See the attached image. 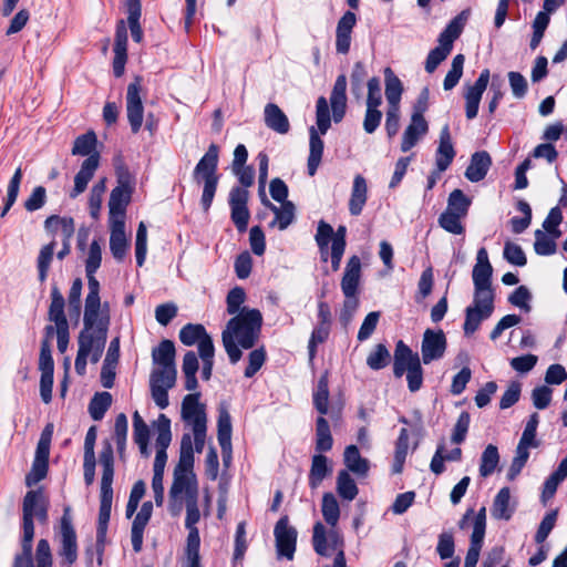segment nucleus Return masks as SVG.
Returning a JSON list of instances; mask_svg holds the SVG:
<instances>
[{
	"instance_id": "62",
	"label": "nucleus",
	"mask_w": 567,
	"mask_h": 567,
	"mask_svg": "<svg viewBox=\"0 0 567 567\" xmlns=\"http://www.w3.org/2000/svg\"><path fill=\"white\" fill-rule=\"evenodd\" d=\"M462 218V216L444 210L439 217V225L447 233L462 235L465 231Z\"/></svg>"
},
{
	"instance_id": "18",
	"label": "nucleus",
	"mask_w": 567,
	"mask_h": 567,
	"mask_svg": "<svg viewBox=\"0 0 567 567\" xmlns=\"http://www.w3.org/2000/svg\"><path fill=\"white\" fill-rule=\"evenodd\" d=\"M491 73L488 69H484L475 83L468 86L465 91V114L467 120H473L477 116L480 102L482 100L483 93L485 92L488 82H489Z\"/></svg>"
},
{
	"instance_id": "54",
	"label": "nucleus",
	"mask_w": 567,
	"mask_h": 567,
	"mask_svg": "<svg viewBox=\"0 0 567 567\" xmlns=\"http://www.w3.org/2000/svg\"><path fill=\"white\" fill-rule=\"evenodd\" d=\"M337 492L346 501H353L358 495V486L347 471H341L337 477Z\"/></svg>"
},
{
	"instance_id": "57",
	"label": "nucleus",
	"mask_w": 567,
	"mask_h": 567,
	"mask_svg": "<svg viewBox=\"0 0 567 567\" xmlns=\"http://www.w3.org/2000/svg\"><path fill=\"white\" fill-rule=\"evenodd\" d=\"M96 146V135L90 131L85 134L78 136L72 147L73 155L90 156L93 155V151Z\"/></svg>"
},
{
	"instance_id": "47",
	"label": "nucleus",
	"mask_w": 567,
	"mask_h": 567,
	"mask_svg": "<svg viewBox=\"0 0 567 567\" xmlns=\"http://www.w3.org/2000/svg\"><path fill=\"white\" fill-rule=\"evenodd\" d=\"M44 227L48 231H56L60 228L64 241H70L75 229L73 218L56 215L49 216L44 221Z\"/></svg>"
},
{
	"instance_id": "13",
	"label": "nucleus",
	"mask_w": 567,
	"mask_h": 567,
	"mask_svg": "<svg viewBox=\"0 0 567 567\" xmlns=\"http://www.w3.org/2000/svg\"><path fill=\"white\" fill-rule=\"evenodd\" d=\"M142 79L136 76L127 86L126 115L133 133L140 132L144 120V106L141 97Z\"/></svg>"
},
{
	"instance_id": "50",
	"label": "nucleus",
	"mask_w": 567,
	"mask_h": 567,
	"mask_svg": "<svg viewBox=\"0 0 567 567\" xmlns=\"http://www.w3.org/2000/svg\"><path fill=\"white\" fill-rule=\"evenodd\" d=\"M112 404V395L109 392L95 393L89 404V413L94 421H100Z\"/></svg>"
},
{
	"instance_id": "5",
	"label": "nucleus",
	"mask_w": 567,
	"mask_h": 567,
	"mask_svg": "<svg viewBox=\"0 0 567 567\" xmlns=\"http://www.w3.org/2000/svg\"><path fill=\"white\" fill-rule=\"evenodd\" d=\"M194 453L193 441L189 433H185L181 441L179 461L174 470V480L169 489L171 511L178 514L182 509L181 501L184 495L186 501L198 498V485L193 472Z\"/></svg>"
},
{
	"instance_id": "16",
	"label": "nucleus",
	"mask_w": 567,
	"mask_h": 567,
	"mask_svg": "<svg viewBox=\"0 0 567 567\" xmlns=\"http://www.w3.org/2000/svg\"><path fill=\"white\" fill-rule=\"evenodd\" d=\"M181 414L192 430L207 426L205 405L199 402V393H190L183 399Z\"/></svg>"
},
{
	"instance_id": "29",
	"label": "nucleus",
	"mask_w": 567,
	"mask_h": 567,
	"mask_svg": "<svg viewBox=\"0 0 567 567\" xmlns=\"http://www.w3.org/2000/svg\"><path fill=\"white\" fill-rule=\"evenodd\" d=\"M493 267L488 260L486 248L478 249L472 278L474 286H492Z\"/></svg>"
},
{
	"instance_id": "30",
	"label": "nucleus",
	"mask_w": 567,
	"mask_h": 567,
	"mask_svg": "<svg viewBox=\"0 0 567 567\" xmlns=\"http://www.w3.org/2000/svg\"><path fill=\"white\" fill-rule=\"evenodd\" d=\"M414 362L420 363L419 354L413 353L403 341H399L394 351V375L401 378L405 372L410 371Z\"/></svg>"
},
{
	"instance_id": "17",
	"label": "nucleus",
	"mask_w": 567,
	"mask_h": 567,
	"mask_svg": "<svg viewBox=\"0 0 567 567\" xmlns=\"http://www.w3.org/2000/svg\"><path fill=\"white\" fill-rule=\"evenodd\" d=\"M248 196V190L241 187H234L229 194L231 220L240 233L247 229L250 217L249 210L247 208Z\"/></svg>"
},
{
	"instance_id": "37",
	"label": "nucleus",
	"mask_w": 567,
	"mask_h": 567,
	"mask_svg": "<svg viewBox=\"0 0 567 567\" xmlns=\"http://www.w3.org/2000/svg\"><path fill=\"white\" fill-rule=\"evenodd\" d=\"M179 340L185 346H193L198 343V352H200V347L204 341L213 342L209 334L206 332L205 328L202 324H193L187 323L179 331Z\"/></svg>"
},
{
	"instance_id": "60",
	"label": "nucleus",
	"mask_w": 567,
	"mask_h": 567,
	"mask_svg": "<svg viewBox=\"0 0 567 567\" xmlns=\"http://www.w3.org/2000/svg\"><path fill=\"white\" fill-rule=\"evenodd\" d=\"M465 58L463 54H457L453 58L451 69L445 75L443 87L445 91H450L454 89L460 79L463 75V66H464Z\"/></svg>"
},
{
	"instance_id": "52",
	"label": "nucleus",
	"mask_w": 567,
	"mask_h": 567,
	"mask_svg": "<svg viewBox=\"0 0 567 567\" xmlns=\"http://www.w3.org/2000/svg\"><path fill=\"white\" fill-rule=\"evenodd\" d=\"M499 463L498 450L495 445L489 444L485 447L481 456L480 475L487 477L496 470Z\"/></svg>"
},
{
	"instance_id": "51",
	"label": "nucleus",
	"mask_w": 567,
	"mask_h": 567,
	"mask_svg": "<svg viewBox=\"0 0 567 567\" xmlns=\"http://www.w3.org/2000/svg\"><path fill=\"white\" fill-rule=\"evenodd\" d=\"M177 378L176 365L155 367L150 377V383L174 388Z\"/></svg>"
},
{
	"instance_id": "12",
	"label": "nucleus",
	"mask_w": 567,
	"mask_h": 567,
	"mask_svg": "<svg viewBox=\"0 0 567 567\" xmlns=\"http://www.w3.org/2000/svg\"><path fill=\"white\" fill-rule=\"evenodd\" d=\"M59 556L62 558V565L66 564L68 567H71L78 559L76 534L72 525L70 508H65L61 517Z\"/></svg>"
},
{
	"instance_id": "45",
	"label": "nucleus",
	"mask_w": 567,
	"mask_h": 567,
	"mask_svg": "<svg viewBox=\"0 0 567 567\" xmlns=\"http://www.w3.org/2000/svg\"><path fill=\"white\" fill-rule=\"evenodd\" d=\"M333 234V228L331 225L326 223L324 220H320L318 223L317 233L315 236V240L320 251V257L323 262H327L330 258L331 248H329V241Z\"/></svg>"
},
{
	"instance_id": "21",
	"label": "nucleus",
	"mask_w": 567,
	"mask_h": 567,
	"mask_svg": "<svg viewBox=\"0 0 567 567\" xmlns=\"http://www.w3.org/2000/svg\"><path fill=\"white\" fill-rule=\"evenodd\" d=\"M127 30L124 21H120L115 33L113 72L116 78L124 74L127 61Z\"/></svg>"
},
{
	"instance_id": "32",
	"label": "nucleus",
	"mask_w": 567,
	"mask_h": 567,
	"mask_svg": "<svg viewBox=\"0 0 567 567\" xmlns=\"http://www.w3.org/2000/svg\"><path fill=\"white\" fill-rule=\"evenodd\" d=\"M385 99L388 107H400L403 93L402 81L394 74L391 68L384 69Z\"/></svg>"
},
{
	"instance_id": "35",
	"label": "nucleus",
	"mask_w": 567,
	"mask_h": 567,
	"mask_svg": "<svg viewBox=\"0 0 567 567\" xmlns=\"http://www.w3.org/2000/svg\"><path fill=\"white\" fill-rule=\"evenodd\" d=\"M217 439L224 455L231 452V419L226 410H221L217 422Z\"/></svg>"
},
{
	"instance_id": "19",
	"label": "nucleus",
	"mask_w": 567,
	"mask_h": 567,
	"mask_svg": "<svg viewBox=\"0 0 567 567\" xmlns=\"http://www.w3.org/2000/svg\"><path fill=\"white\" fill-rule=\"evenodd\" d=\"M357 23V16L347 11L338 21L336 29V51L347 54L350 51L351 34Z\"/></svg>"
},
{
	"instance_id": "4",
	"label": "nucleus",
	"mask_w": 567,
	"mask_h": 567,
	"mask_svg": "<svg viewBox=\"0 0 567 567\" xmlns=\"http://www.w3.org/2000/svg\"><path fill=\"white\" fill-rule=\"evenodd\" d=\"M49 502L41 489L29 491L22 503V528L21 553L14 557L12 567H32V543L34 537V523L48 522Z\"/></svg>"
},
{
	"instance_id": "55",
	"label": "nucleus",
	"mask_w": 567,
	"mask_h": 567,
	"mask_svg": "<svg viewBox=\"0 0 567 567\" xmlns=\"http://www.w3.org/2000/svg\"><path fill=\"white\" fill-rule=\"evenodd\" d=\"M313 405L316 410L323 416L329 409V388L327 377H321L318 381L317 389L313 392Z\"/></svg>"
},
{
	"instance_id": "11",
	"label": "nucleus",
	"mask_w": 567,
	"mask_h": 567,
	"mask_svg": "<svg viewBox=\"0 0 567 567\" xmlns=\"http://www.w3.org/2000/svg\"><path fill=\"white\" fill-rule=\"evenodd\" d=\"M312 545L315 551L320 556L329 555V546L332 549H338L333 560V567H347L346 556L342 549L343 539L337 529L331 527L330 532H327L324 525L317 522L313 525Z\"/></svg>"
},
{
	"instance_id": "24",
	"label": "nucleus",
	"mask_w": 567,
	"mask_h": 567,
	"mask_svg": "<svg viewBox=\"0 0 567 567\" xmlns=\"http://www.w3.org/2000/svg\"><path fill=\"white\" fill-rule=\"evenodd\" d=\"M429 131V125L424 116L411 115V122L406 126L401 142V151L409 152L416 145L419 140Z\"/></svg>"
},
{
	"instance_id": "63",
	"label": "nucleus",
	"mask_w": 567,
	"mask_h": 567,
	"mask_svg": "<svg viewBox=\"0 0 567 567\" xmlns=\"http://www.w3.org/2000/svg\"><path fill=\"white\" fill-rule=\"evenodd\" d=\"M127 437V417L124 413H120L115 419L114 424V439L117 452L123 457Z\"/></svg>"
},
{
	"instance_id": "49",
	"label": "nucleus",
	"mask_w": 567,
	"mask_h": 567,
	"mask_svg": "<svg viewBox=\"0 0 567 567\" xmlns=\"http://www.w3.org/2000/svg\"><path fill=\"white\" fill-rule=\"evenodd\" d=\"M322 516L326 523L334 528L340 518V507L336 496L332 493H324L321 505Z\"/></svg>"
},
{
	"instance_id": "3",
	"label": "nucleus",
	"mask_w": 567,
	"mask_h": 567,
	"mask_svg": "<svg viewBox=\"0 0 567 567\" xmlns=\"http://www.w3.org/2000/svg\"><path fill=\"white\" fill-rule=\"evenodd\" d=\"M99 462L102 466L100 511L96 528V554L97 563L102 564V556L106 545L107 525L111 517L113 502V477H114V452L109 440L102 442V450L99 455Z\"/></svg>"
},
{
	"instance_id": "36",
	"label": "nucleus",
	"mask_w": 567,
	"mask_h": 567,
	"mask_svg": "<svg viewBox=\"0 0 567 567\" xmlns=\"http://www.w3.org/2000/svg\"><path fill=\"white\" fill-rule=\"evenodd\" d=\"M462 458V450L460 447L453 449L445 454L444 443H440L431 460L430 468L435 475H441L445 471L444 462H457Z\"/></svg>"
},
{
	"instance_id": "1",
	"label": "nucleus",
	"mask_w": 567,
	"mask_h": 567,
	"mask_svg": "<svg viewBox=\"0 0 567 567\" xmlns=\"http://www.w3.org/2000/svg\"><path fill=\"white\" fill-rule=\"evenodd\" d=\"M101 247L92 241L85 262L87 295L84 300L83 329L78 338V353L74 368L79 375L86 372L87 358L92 363L99 362L105 348L107 331L111 323L109 303L101 302V286L95 272L101 266Z\"/></svg>"
},
{
	"instance_id": "27",
	"label": "nucleus",
	"mask_w": 567,
	"mask_h": 567,
	"mask_svg": "<svg viewBox=\"0 0 567 567\" xmlns=\"http://www.w3.org/2000/svg\"><path fill=\"white\" fill-rule=\"evenodd\" d=\"M455 151L452 144L449 125H445L440 133V143L435 153V164L440 172H445L453 158Z\"/></svg>"
},
{
	"instance_id": "53",
	"label": "nucleus",
	"mask_w": 567,
	"mask_h": 567,
	"mask_svg": "<svg viewBox=\"0 0 567 567\" xmlns=\"http://www.w3.org/2000/svg\"><path fill=\"white\" fill-rule=\"evenodd\" d=\"M471 206V199L461 189L451 192L445 210L465 217Z\"/></svg>"
},
{
	"instance_id": "44",
	"label": "nucleus",
	"mask_w": 567,
	"mask_h": 567,
	"mask_svg": "<svg viewBox=\"0 0 567 567\" xmlns=\"http://www.w3.org/2000/svg\"><path fill=\"white\" fill-rule=\"evenodd\" d=\"M472 307L485 310V315L494 311V291L492 286H474Z\"/></svg>"
},
{
	"instance_id": "28",
	"label": "nucleus",
	"mask_w": 567,
	"mask_h": 567,
	"mask_svg": "<svg viewBox=\"0 0 567 567\" xmlns=\"http://www.w3.org/2000/svg\"><path fill=\"white\" fill-rule=\"evenodd\" d=\"M491 165L492 158L486 151L475 152L471 156L465 177L472 183H477L485 178Z\"/></svg>"
},
{
	"instance_id": "26",
	"label": "nucleus",
	"mask_w": 567,
	"mask_h": 567,
	"mask_svg": "<svg viewBox=\"0 0 567 567\" xmlns=\"http://www.w3.org/2000/svg\"><path fill=\"white\" fill-rule=\"evenodd\" d=\"M133 192L113 188L109 199V221H125L126 208L131 202Z\"/></svg>"
},
{
	"instance_id": "38",
	"label": "nucleus",
	"mask_w": 567,
	"mask_h": 567,
	"mask_svg": "<svg viewBox=\"0 0 567 567\" xmlns=\"http://www.w3.org/2000/svg\"><path fill=\"white\" fill-rule=\"evenodd\" d=\"M331 473V468L328 466V458L322 454H316L312 456L311 467L309 472V486L316 489L320 486L327 475Z\"/></svg>"
},
{
	"instance_id": "15",
	"label": "nucleus",
	"mask_w": 567,
	"mask_h": 567,
	"mask_svg": "<svg viewBox=\"0 0 567 567\" xmlns=\"http://www.w3.org/2000/svg\"><path fill=\"white\" fill-rule=\"evenodd\" d=\"M277 551L288 559L293 558L297 543V530L289 525L288 517L280 518L274 529Z\"/></svg>"
},
{
	"instance_id": "20",
	"label": "nucleus",
	"mask_w": 567,
	"mask_h": 567,
	"mask_svg": "<svg viewBox=\"0 0 567 567\" xmlns=\"http://www.w3.org/2000/svg\"><path fill=\"white\" fill-rule=\"evenodd\" d=\"M360 279L361 260L354 255L349 258L341 279V290L344 297H358Z\"/></svg>"
},
{
	"instance_id": "64",
	"label": "nucleus",
	"mask_w": 567,
	"mask_h": 567,
	"mask_svg": "<svg viewBox=\"0 0 567 567\" xmlns=\"http://www.w3.org/2000/svg\"><path fill=\"white\" fill-rule=\"evenodd\" d=\"M390 362V352L384 344H377L374 350L368 355L367 364L372 370H380Z\"/></svg>"
},
{
	"instance_id": "56",
	"label": "nucleus",
	"mask_w": 567,
	"mask_h": 567,
	"mask_svg": "<svg viewBox=\"0 0 567 567\" xmlns=\"http://www.w3.org/2000/svg\"><path fill=\"white\" fill-rule=\"evenodd\" d=\"M55 249V241H51L48 245L43 246L39 252L37 267L39 272V280L44 282L48 277V272L50 269L51 261L53 259Z\"/></svg>"
},
{
	"instance_id": "10",
	"label": "nucleus",
	"mask_w": 567,
	"mask_h": 567,
	"mask_svg": "<svg viewBox=\"0 0 567 567\" xmlns=\"http://www.w3.org/2000/svg\"><path fill=\"white\" fill-rule=\"evenodd\" d=\"M312 545L315 551L320 556L329 555V546L332 549H338L333 560V567H347L346 556L342 549L343 539L337 529L331 527L330 532H327L324 525L317 522L313 525Z\"/></svg>"
},
{
	"instance_id": "42",
	"label": "nucleus",
	"mask_w": 567,
	"mask_h": 567,
	"mask_svg": "<svg viewBox=\"0 0 567 567\" xmlns=\"http://www.w3.org/2000/svg\"><path fill=\"white\" fill-rule=\"evenodd\" d=\"M175 346L171 340H163L152 351V360L155 367L175 364Z\"/></svg>"
},
{
	"instance_id": "6",
	"label": "nucleus",
	"mask_w": 567,
	"mask_h": 567,
	"mask_svg": "<svg viewBox=\"0 0 567 567\" xmlns=\"http://www.w3.org/2000/svg\"><path fill=\"white\" fill-rule=\"evenodd\" d=\"M218 158L219 147L216 144H210L207 152L199 159L193 172V178L197 184L203 183V195L200 204L205 212H207L213 203L217 185H218Z\"/></svg>"
},
{
	"instance_id": "34",
	"label": "nucleus",
	"mask_w": 567,
	"mask_h": 567,
	"mask_svg": "<svg viewBox=\"0 0 567 567\" xmlns=\"http://www.w3.org/2000/svg\"><path fill=\"white\" fill-rule=\"evenodd\" d=\"M515 508L511 504V489L509 487H503L496 494L491 513L496 519L509 520Z\"/></svg>"
},
{
	"instance_id": "58",
	"label": "nucleus",
	"mask_w": 567,
	"mask_h": 567,
	"mask_svg": "<svg viewBox=\"0 0 567 567\" xmlns=\"http://www.w3.org/2000/svg\"><path fill=\"white\" fill-rule=\"evenodd\" d=\"M492 315H485V310L467 307L465 310V321H464V333L466 336L473 334L480 327L481 322L485 319H488Z\"/></svg>"
},
{
	"instance_id": "9",
	"label": "nucleus",
	"mask_w": 567,
	"mask_h": 567,
	"mask_svg": "<svg viewBox=\"0 0 567 567\" xmlns=\"http://www.w3.org/2000/svg\"><path fill=\"white\" fill-rule=\"evenodd\" d=\"M466 20L467 12L462 11L443 30L439 37V45L432 49L427 54L425 61L426 72L433 73L441 62L447 58L452 51L453 42L461 35Z\"/></svg>"
},
{
	"instance_id": "31",
	"label": "nucleus",
	"mask_w": 567,
	"mask_h": 567,
	"mask_svg": "<svg viewBox=\"0 0 567 567\" xmlns=\"http://www.w3.org/2000/svg\"><path fill=\"white\" fill-rule=\"evenodd\" d=\"M368 198V186L363 176L357 175L353 179L349 212L352 216L361 214Z\"/></svg>"
},
{
	"instance_id": "61",
	"label": "nucleus",
	"mask_w": 567,
	"mask_h": 567,
	"mask_svg": "<svg viewBox=\"0 0 567 567\" xmlns=\"http://www.w3.org/2000/svg\"><path fill=\"white\" fill-rule=\"evenodd\" d=\"M53 435V424L49 423L43 429L40 440L38 442L34 460L43 461L49 463V456H50V446H51V440Z\"/></svg>"
},
{
	"instance_id": "48",
	"label": "nucleus",
	"mask_w": 567,
	"mask_h": 567,
	"mask_svg": "<svg viewBox=\"0 0 567 567\" xmlns=\"http://www.w3.org/2000/svg\"><path fill=\"white\" fill-rule=\"evenodd\" d=\"M141 12L142 10L140 0H127V22L131 30V35L137 43H140L143 39V31L140 24Z\"/></svg>"
},
{
	"instance_id": "41",
	"label": "nucleus",
	"mask_w": 567,
	"mask_h": 567,
	"mask_svg": "<svg viewBox=\"0 0 567 567\" xmlns=\"http://www.w3.org/2000/svg\"><path fill=\"white\" fill-rule=\"evenodd\" d=\"M262 203L274 212L276 216L274 224H278L280 230L286 229L292 223L295 218V206L291 202H285L281 207H277L265 197L262 198Z\"/></svg>"
},
{
	"instance_id": "46",
	"label": "nucleus",
	"mask_w": 567,
	"mask_h": 567,
	"mask_svg": "<svg viewBox=\"0 0 567 567\" xmlns=\"http://www.w3.org/2000/svg\"><path fill=\"white\" fill-rule=\"evenodd\" d=\"M332 445L333 439L329 423L323 416H319L316 423V450L321 454L330 451Z\"/></svg>"
},
{
	"instance_id": "39",
	"label": "nucleus",
	"mask_w": 567,
	"mask_h": 567,
	"mask_svg": "<svg viewBox=\"0 0 567 567\" xmlns=\"http://www.w3.org/2000/svg\"><path fill=\"white\" fill-rule=\"evenodd\" d=\"M49 320L56 327L69 326L64 315V298L56 287L51 290V303L49 307Z\"/></svg>"
},
{
	"instance_id": "40",
	"label": "nucleus",
	"mask_w": 567,
	"mask_h": 567,
	"mask_svg": "<svg viewBox=\"0 0 567 567\" xmlns=\"http://www.w3.org/2000/svg\"><path fill=\"white\" fill-rule=\"evenodd\" d=\"M343 462L349 471L358 475H365L369 471V461L361 457L355 445H349L344 450Z\"/></svg>"
},
{
	"instance_id": "8",
	"label": "nucleus",
	"mask_w": 567,
	"mask_h": 567,
	"mask_svg": "<svg viewBox=\"0 0 567 567\" xmlns=\"http://www.w3.org/2000/svg\"><path fill=\"white\" fill-rule=\"evenodd\" d=\"M466 20L467 12L462 11L443 30L439 37V45L432 49L427 54L425 61L426 72L433 73L441 62L447 58L452 51L453 42L461 35Z\"/></svg>"
},
{
	"instance_id": "33",
	"label": "nucleus",
	"mask_w": 567,
	"mask_h": 567,
	"mask_svg": "<svg viewBox=\"0 0 567 567\" xmlns=\"http://www.w3.org/2000/svg\"><path fill=\"white\" fill-rule=\"evenodd\" d=\"M265 124L279 134H286L290 128L288 117L280 107L274 103H269L265 106Z\"/></svg>"
},
{
	"instance_id": "23",
	"label": "nucleus",
	"mask_w": 567,
	"mask_h": 567,
	"mask_svg": "<svg viewBox=\"0 0 567 567\" xmlns=\"http://www.w3.org/2000/svg\"><path fill=\"white\" fill-rule=\"evenodd\" d=\"M152 502H145L132 523L131 540L135 553L142 550L144 529L152 517Z\"/></svg>"
},
{
	"instance_id": "2",
	"label": "nucleus",
	"mask_w": 567,
	"mask_h": 567,
	"mask_svg": "<svg viewBox=\"0 0 567 567\" xmlns=\"http://www.w3.org/2000/svg\"><path fill=\"white\" fill-rule=\"evenodd\" d=\"M262 326V315L258 309L243 307L226 324L221 333L223 346L230 363H237L257 343Z\"/></svg>"
},
{
	"instance_id": "59",
	"label": "nucleus",
	"mask_w": 567,
	"mask_h": 567,
	"mask_svg": "<svg viewBox=\"0 0 567 567\" xmlns=\"http://www.w3.org/2000/svg\"><path fill=\"white\" fill-rule=\"evenodd\" d=\"M156 450L166 451L172 441L171 420L165 414H159L156 422Z\"/></svg>"
},
{
	"instance_id": "14",
	"label": "nucleus",
	"mask_w": 567,
	"mask_h": 567,
	"mask_svg": "<svg viewBox=\"0 0 567 567\" xmlns=\"http://www.w3.org/2000/svg\"><path fill=\"white\" fill-rule=\"evenodd\" d=\"M446 346V337L441 329H426L423 333L421 344L423 363L429 364L432 361L442 359L444 357Z\"/></svg>"
},
{
	"instance_id": "7",
	"label": "nucleus",
	"mask_w": 567,
	"mask_h": 567,
	"mask_svg": "<svg viewBox=\"0 0 567 567\" xmlns=\"http://www.w3.org/2000/svg\"><path fill=\"white\" fill-rule=\"evenodd\" d=\"M316 118L318 127L311 126L309 128V156L307 168L310 176H315L322 159L324 144L319 133L324 135L331 124L328 102L323 96L317 100Z\"/></svg>"
},
{
	"instance_id": "22",
	"label": "nucleus",
	"mask_w": 567,
	"mask_h": 567,
	"mask_svg": "<svg viewBox=\"0 0 567 567\" xmlns=\"http://www.w3.org/2000/svg\"><path fill=\"white\" fill-rule=\"evenodd\" d=\"M99 164L100 155L97 153H94L84 159L80 171L74 177V187L70 194L72 198L78 197L86 189L89 182L93 178L94 173L99 167Z\"/></svg>"
},
{
	"instance_id": "43",
	"label": "nucleus",
	"mask_w": 567,
	"mask_h": 567,
	"mask_svg": "<svg viewBox=\"0 0 567 567\" xmlns=\"http://www.w3.org/2000/svg\"><path fill=\"white\" fill-rule=\"evenodd\" d=\"M199 364L197 355L194 351H188L185 353L183 359L182 370L185 375V389L188 391H193L197 388L198 382L196 379V373L198 371Z\"/></svg>"
},
{
	"instance_id": "25",
	"label": "nucleus",
	"mask_w": 567,
	"mask_h": 567,
	"mask_svg": "<svg viewBox=\"0 0 567 567\" xmlns=\"http://www.w3.org/2000/svg\"><path fill=\"white\" fill-rule=\"evenodd\" d=\"M110 224V249L113 257L122 261L126 255L128 248V240L125 234V221L116 220L109 221Z\"/></svg>"
}]
</instances>
